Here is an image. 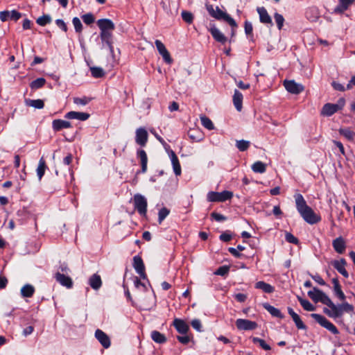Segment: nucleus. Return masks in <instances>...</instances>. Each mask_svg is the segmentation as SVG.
Returning <instances> with one entry per match:
<instances>
[{
  "mask_svg": "<svg viewBox=\"0 0 355 355\" xmlns=\"http://www.w3.org/2000/svg\"><path fill=\"white\" fill-rule=\"evenodd\" d=\"M295 200L297 210L306 223L313 225L320 221V217L307 205L302 195L300 193L295 195Z\"/></svg>",
  "mask_w": 355,
  "mask_h": 355,
  "instance_id": "1",
  "label": "nucleus"
},
{
  "mask_svg": "<svg viewBox=\"0 0 355 355\" xmlns=\"http://www.w3.org/2000/svg\"><path fill=\"white\" fill-rule=\"evenodd\" d=\"M205 7L211 17L215 18L217 20H223L227 22L232 28V34L234 35L235 32L234 28L237 27V24L235 20L227 12L220 9L218 6H216V8H214L213 5L206 3Z\"/></svg>",
  "mask_w": 355,
  "mask_h": 355,
  "instance_id": "2",
  "label": "nucleus"
},
{
  "mask_svg": "<svg viewBox=\"0 0 355 355\" xmlns=\"http://www.w3.org/2000/svg\"><path fill=\"white\" fill-rule=\"evenodd\" d=\"M329 307L330 309L324 308L323 311L329 317L333 318H341L345 313H351L354 312V306L348 302L336 305L331 301Z\"/></svg>",
  "mask_w": 355,
  "mask_h": 355,
  "instance_id": "3",
  "label": "nucleus"
},
{
  "mask_svg": "<svg viewBox=\"0 0 355 355\" xmlns=\"http://www.w3.org/2000/svg\"><path fill=\"white\" fill-rule=\"evenodd\" d=\"M311 316L322 327L325 328L333 334L337 335L339 334V331L337 327L332 322L328 320L324 316L318 313H312Z\"/></svg>",
  "mask_w": 355,
  "mask_h": 355,
  "instance_id": "4",
  "label": "nucleus"
},
{
  "mask_svg": "<svg viewBox=\"0 0 355 355\" xmlns=\"http://www.w3.org/2000/svg\"><path fill=\"white\" fill-rule=\"evenodd\" d=\"M308 295L315 302H321L329 306L331 300L323 291L317 288H313V291H309Z\"/></svg>",
  "mask_w": 355,
  "mask_h": 355,
  "instance_id": "5",
  "label": "nucleus"
},
{
  "mask_svg": "<svg viewBox=\"0 0 355 355\" xmlns=\"http://www.w3.org/2000/svg\"><path fill=\"white\" fill-rule=\"evenodd\" d=\"M233 193L229 191L222 192L210 191L207 193V200L209 202H225L232 198Z\"/></svg>",
  "mask_w": 355,
  "mask_h": 355,
  "instance_id": "6",
  "label": "nucleus"
},
{
  "mask_svg": "<svg viewBox=\"0 0 355 355\" xmlns=\"http://www.w3.org/2000/svg\"><path fill=\"white\" fill-rule=\"evenodd\" d=\"M133 202L135 209L141 216H145L147 212V200L146 198L139 194L137 193L133 197Z\"/></svg>",
  "mask_w": 355,
  "mask_h": 355,
  "instance_id": "7",
  "label": "nucleus"
},
{
  "mask_svg": "<svg viewBox=\"0 0 355 355\" xmlns=\"http://www.w3.org/2000/svg\"><path fill=\"white\" fill-rule=\"evenodd\" d=\"M283 84L286 89L293 94H299L304 89V87L302 84L297 83L293 80H285Z\"/></svg>",
  "mask_w": 355,
  "mask_h": 355,
  "instance_id": "8",
  "label": "nucleus"
},
{
  "mask_svg": "<svg viewBox=\"0 0 355 355\" xmlns=\"http://www.w3.org/2000/svg\"><path fill=\"white\" fill-rule=\"evenodd\" d=\"M236 326L239 330L250 331L255 329L257 324L254 321L239 318L236 320Z\"/></svg>",
  "mask_w": 355,
  "mask_h": 355,
  "instance_id": "9",
  "label": "nucleus"
},
{
  "mask_svg": "<svg viewBox=\"0 0 355 355\" xmlns=\"http://www.w3.org/2000/svg\"><path fill=\"white\" fill-rule=\"evenodd\" d=\"M155 44L159 53L162 56L164 62L168 64H172L173 59L164 44L159 40H156Z\"/></svg>",
  "mask_w": 355,
  "mask_h": 355,
  "instance_id": "10",
  "label": "nucleus"
},
{
  "mask_svg": "<svg viewBox=\"0 0 355 355\" xmlns=\"http://www.w3.org/2000/svg\"><path fill=\"white\" fill-rule=\"evenodd\" d=\"M133 267L142 279L146 278L144 263L141 257L135 256L133 257Z\"/></svg>",
  "mask_w": 355,
  "mask_h": 355,
  "instance_id": "11",
  "label": "nucleus"
},
{
  "mask_svg": "<svg viewBox=\"0 0 355 355\" xmlns=\"http://www.w3.org/2000/svg\"><path fill=\"white\" fill-rule=\"evenodd\" d=\"M135 135L136 143L141 146H145L148 137L146 130L144 128H139L136 130Z\"/></svg>",
  "mask_w": 355,
  "mask_h": 355,
  "instance_id": "12",
  "label": "nucleus"
},
{
  "mask_svg": "<svg viewBox=\"0 0 355 355\" xmlns=\"http://www.w3.org/2000/svg\"><path fill=\"white\" fill-rule=\"evenodd\" d=\"M341 101L343 104L340 106L338 104H325L322 109L321 114L324 116H331L332 114H334V113H336L337 111L342 108V106L344 104V100H341Z\"/></svg>",
  "mask_w": 355,
  "mask_h": 355,
  "instance_id": "13",
  "label": "nucleus"
},
{
  "mask_svg": "<svg viewBox=\"0 0 355 355\" xmlns=\"http://www.w3.org/2000/svg\"><path fill=\"white\" fill-rule=\"evenodd\" d=\"M95 337L102 345V346L107 349L110 347L111 343L109 336L101 329H97L95 331Z\"/></svg>",
  "mask_w": 355,
  "mask_h": 355,
  "instance_id": "14",
  "label": "nucleus"
},
{
  "mask_svg": "<svg viewBox=\"0 0 355 355\" xmlns=\"http://www.w3.org/2000/svg\"><path fill=\"white\" fill-rule=\"evenodd\" d=\"M214 39L223 44H225L227 41V37L215 26L210 27L209 29Z\"/></svg>",
  "mask_w": 355,
  "mask_h": 355,
  "instance_id": "15",
  "label": "nucleus"
},
{
  "mask_svg": "<svg viewBox=\"0 0 355 355\" xmlns=\"http://www.w3.org/2000/svg\"><path fill=\"white\" fill-rule=\"evenodd\" d=\"M347 265V262L345 259L342 258L340 260H335L332 262V266L335 269L337 270L338 272H340L345 277L347 278L349 277V274L345 269V266Z\"/></svg>",
  "mask_w": 355,
  "mask_h": 355,
  "instance_id": "16",
  "label": "nucleus"
},
{
  "mask_svg": "<svg viewBox=\"0 0 355 355\" xmlns=\"http://www.w3.org/2000/svg\"><path fill=\"white\" fill-rule=\"evenodd\" d=\"M257 11L259 15L260 21L270 26L273 25L272 19L264 7H258Z\"/></svg>",
  "mask_w": 355,
  "mask_h": 355,
  "instance_id": "17",
  "label": "nucleus"
},
{
  "mask_svg": "<svg viewBox=\"0 0 355 355\" xmlns=\"http://www.w3.org/2000/svg\"><path fill=\"white\" fill-rule=\"evenodd\" d=\"M55 278L58 282H59L62 286H65L68 288H70L73 286V282L71 277L69 276H66L64 274L58 272L55 274Z\"/></svg>",
  "mask_w": 355,
  "mask_h": 355,
  "instance_id": "18",
  "label": "nucleus"
},
{
  "mask_svg": "<svg viewBox=\"0 0 355 355\" xmlns=\"http://www.w3.org/2000/svg\"><path fill=\"white\" fill-rule=\"evenodd\" d=\"M97 25L101 31H112L115 28L114 24L109 19H98Z\"/></svg>",
  "mask_w": 355,
  "mask_h": 355,
  "instance_id": "19",
  "label": "nucleus"
},
{
  "mask_svg": "<svg viewBox=\"0 0 355 355\" xmlns=\"http://www.w3.org/2000/svg\"><path fill=\"white\" fill-rule=\"evenodd\" d=\"M90 115L86 112H79L75 111H71L67 112L64 117L69 119H78L79 121H86L89 118Z\"/></svg>",
  "mask_w": 355,
  "mask_h": 355,
  "instance_id": "20",
  "label": "nucleus"
},
{
  "mask_svg": "<svg viewBox=\"0 0 355 355\" xmlns=\"http://www.w3.org/2000/svg\"><path fill=\"white\" fill-rule=\"evenodd\" d=\"M52 128L53 130L58 132L62 129L71 128V123L68 121L55 119L52 122Z\"/></svg>",
  "mask_w": 355,
  "mask_h": 355,
  "instance_id": "21",
  "label": "nucleus"
},
{
  "mask_svg": "<svg viewBox=\"0 0 355 355\" xmlns=\"http://www.w3.org/2000/svg\"><path fill=\"white\" fill-rule=\"evenodd\" d=\"M332 245L335 251L338 254H343L346 248L345 241L341 236L334 239L332 242Z\"/></svg>",
  "mask_w": 355,
  "mask_h": 355,
  "instance_id": "22",
  "label": "nucleus"
},
{
  "mask_svg": "<svg viewBox=\"0 0 355 355\" xmlns=\"http://www.w3.org/2000/svg\"><path fill=\"white\" fill-rule=\"evenodd\" d=\"M173 326L176 330L182 334H186L189 329V325L183 320L181 319H175L173 320Z\"/></svg>",
  "mask_w": 355,
  "mask_h": 355,
  "instance_id": "23",
  "label": "nucleus"
},
{
  "mask_svg": "<svg viewBox=\"0 0 355 355\" xmlns=\"http://www.w3.org/2000/svg\"><path fill=\"white\" fill-rule=\"evenodd\" d=\"M332 283L334 285L333 290L334 295L341 301H345L346 297L344 293L341 289V286L339 283V281L337 278H334L332 279Z\"/></svg>",
  "mask_w": 355,
  "mask_h": 355,
  "instance_id": "24",
  "label": "nucleus"
},
{
  "mask_svg": "<svg viewBox=\"0 0 355 355\" xmlns=\"http://www.w3.org/2000/svg\"><path fill=\"white\" fill-rule=\"evenodd\" d=\"M137 156L140 159V164L141 166V173H145L147 171V154L144 150L139 149L137 152Z\"/></svg>",
  "mask_w": 355,
  "mask_h": 355,
  "instance_id": "25",
  "label": "nucleus"
},
{
  "mask_svg": "<svg viewBox=\"0 0 355 355\" xmlns=\"http://www.w3.org/2000/svg\"><path fill=\"white\" fill-rule=\"evenodd\" d=\"M288 312L289 315L291 316L293 320L294 321L297 328L298 329H306V325L302 321L300 317L297 314L292 308H288Z\"/></svg>",
  "mask_w": 355,
  "mask_h": 355,
  "instance_id": "26",
  "label": "nucleus"
},
{
  "mask_svg": "<svg viewBox=\"0 0 355 355\" xmlns=\"http://www.w3.org/2000/svg\"><path fill=\"white\" fill-rule=\"evenodd\" d=\"M169 156L171 160L175 174L176 175H180L181 174V166L176 154L174 153V151L171 150L169 153Z\"/></svg>",
  "mask_w": 355,
  "mask_h": 355,
  "instance_id": "27",
  "label": "nucleus"
},
{
  "mask_svg": "<svg viewBox=\"0 0 355 355\" xmlns=\"http://www.w3.org/2000/svg\"><path fill=\"white\" fill-rule=\"evenodd\" d=\"M101 39L103 42H105L109 47L111 52H113V46L112 42V31H101Z\"/></svg>",
  "mask_w": 355,
  "mask_h": 355,
  "instance_id": "28",
  "label": "nucleus"
},
{
  "mask_svg": "<svg viewBox=\"0 0 355 355\" xmlns=\"http://www.w3.org/2000/svg\"><path fill=\"white\" fill-rule=\"evenodd\" d=\"M89 284L94 290H98L102 286L101 276L97 274L92 275L89 279Z\"/></svg>",
  "mask_w": 355,
  "mask_h": 355,
  "instance_id": "29",
  "label": "nucleus"
},
{
  "mask_svg": "<svg viewBox=\"0 0 355 355\" xmlns=\"http://www.w3.org/2000/svg\"><path fill=\"white\" fill-rule=\"evenodd\" d=\"M233 103L238 111H241L243 107V94L237 89H235L234 93Z\"/></svg>",
  "mask_w": 355,
  "mask_h": 355,
  "instance_id": "30",
  "label": "nucleus"
},
{
  "mask_svg": "<svg viewBox=\"0 0 355 355\" xmlns=\"http://www.w3.org/2000/svg\"><path fill=\"white\" fill-rule=\"evenodd\" d=\"M255 288L257 289H261L266 293H272L275 291V288L272 286L263 281L257 282L255 284Z\"/></svg>",
  "mask_w": 355,
  "mask_h": 355,
  "instance_id": "31",
  "label": "nucleus"
},
{
  "mask_svg": "<svg viewBox=\"0 0 355 355\" xmlns=\"http://www.w3.org/2000/svg\"><path fill=\"white\" fill-rule=\"evenodd\" d=\"M263 308L267 310L272 316L279 318H284V315L281 313L280 310L278 309L271 306L270 304L268 303H265L263 304Z\"/></svg>",
  "mask_w": 355,
  "mask_h": 355,
  "instance_id": "32",
  "label": "nucleus"
},
{
  "mask_svg": "<svg viewBox=\"0 0 355 355\" xmlns=\"http://www.w3.org/2000/svg\"><path fill=\"white\" fill-rule=\"evenodd\" d=\"M151 338L154 342L159 344H162L166 342V336L158 331H153L151 332Z\"/></svg>",
  "mask_w": 355,
  "mask_h": 355,
  "instance_id": "33",
  "label": "nucleus"
},
{
  "mask_svg": "<svg viewBox=\"0 0 355 355\" xmlns=\"http://www.w3.org/2000/svg\"><path fill=\"white\" fill-rule=\"evenodd\" d=\"M35 293L34 287L31 284H26L21 289V294L24 297H31Z\"/></svg>",
  "mask_w": 355,
  "mask_h": 355,
  "instance_id": "34",
  "label": "nucleus"
},
{
  "mask_svg": "<svg viewBox=\"0 0 355 355\" xmlns=\"http://www.w3.org/2000/svg\"><path fill=\"white\" fill-rule=\"evenodd\" d=\"M47 168L46 162L43 157H42L39 161L38 166L37 168V175L39 180H41L44 175L46 168Z\"/></svg>",
  "mask_w": 355,
  "mask_h": 355,
  "instance_id": "35",
  "label": "nucleus"
},
{
  "mask_svg": "<svg viewBox=\"0 0 355 355\" xmlns=\"http://www.w3.org/2000/svg\"><path fill=\"white\" fill-rule=\"evenodd\" d=\"M297 300L304 310L307 311H315V307L309 300L303 299L300 296H297Z\"/></svg>",
  "mask_w": 355,
  "mask_h": 355,
  "instance_id": "36",
  "label": "nucleus"
},
{
  "mask_svg": "<svg viewBox=\"0 0 355 355\" xmlns=\"http://www.w3.org/2000/svg\"><path fill=\"white\" fill-rule=\"evenodd\" d=\"M252 169L255 173H263L266 170V165L262 162L258 161L252 164Z\"/></svg>",
  "mask_w": 355,
  "mask_h": 355,
  "instance_id": "37",
  "label": "nucleus"
},
{
  "mask_svg": "<svg viewBox=\"0 0 355 355\" xmlns=\"http://www.w3.org/2000/svg\"><path fill=\"white\" fill-rule=\"evenodd\" d=\"M339 133L349 141L353 140L355 135V133L349 128H340Z\"/></svg>",
  "mask_w": 355,
  "mask_h": 355,
  "instance_id": "38",
  "label": "nucleus"
},
{
  "mask_svg": "<svg viewBox=\"0 0 355 355\" xmlns=\"http://www.w3.org/2000/svg\"><path fill=\"white\" fill-rule=\"evenodd\" d=\"M188 136L193 141H199L202 139V135L197 130H189Z\"/></svg>",
  "mask_w": 355,
  "mask_h": 355,
  "instance_id": "39",
  "label": "nucleus"
},
{
  "mask_svg": "<svg viewBox=\"0 0 355 355\" xmlns=\"http://www.w3.org/2000/svg\"><path fill=\"white\" fill-rule=\"evenodd\" d=\"M92 76L94 78H98L105 76L103 69L101 67H93L90 68Z\"/></svg>",
  "mask_w": 355,
  "mask_h": 355,
  "instance_id": "40",
  "label": "nucleus"
},
{
  "mask_svg": "<svg viewBox=\"0 0 355 355\" xmlns=\"http://www.w3.org/2000/svg\"><path fill=\"white\" fill-rule=\"evenodd\" d=\"M26 105L37 109H42L44 106V101L41 99L28 100L26 102Z\"/></svg>",
  "mask_w": 355,
  "mask_h": 355,
  "instance_id": "41",
  "label": "nucleus"
},
{
  "mask_svg": "<svg viewBox=\"0 0 355 355\" xmlns=\"http://www.w3.org/2000/svg\"><path fill=\"white\" fill-rule=\"evenodd\" d=\"M92 101V98L83 96V97H74L73 101L75 104L78 105H86Z\"/></svg>",
  "mask_w": 355,
  "mask_h": 355,
  "instance_id": "42",
  "label": "nucleus"
},
{
  "mask_svg": "<svg viewBox=\"0 0 355 355\" xmlns=\"http://www.w3.org/2000/svg\"><path fill=\"white\" fill-rule=\"evenodd\" d=\"M46 83V80L43 78H38L31 82L30 87L32 89H36L42 87Z\"/></svg>",
  "mask_w": 355,
  "mask_h": 355,
  "instance_id": "43",
  "label": "nucleus"
},
{
  "mask_svg": "<svg viewBox=\"0 0 355 355\" xmlns=\"http://www.w3.org/2000/svg\"><path fill=\"white\" fill-rule=\"evenodd\" d=\"M250 141L245 140H239L236 142V148L241 152L245 151L250 146Z\"/></svg>",
  "mask_w": 355,
  "mask_h": 355,
  "instance_id": "44",
  "label": "nucleus"
},
{
  "mask_svg": "<svg viewBox=\"0 0 355 355\" xmlns=\"http://www.w3.org/2000/svg\"><path fill=\"white\" fill-rule=\"evenodd\" d=\"M202 125L207 129L211 130L214 128L212 121L207 116H203L200 117Z\"/></svg>",
  "mask_w": 355,
  "mask_h": 355,
  "instance_id": "45",
  "label": "nucleus"
},
{
  "mask_svg": "<svg viewBox=\"0 0 355 355\" xmlns=\"http://www.w3.org/2000/svg\"><path fill=\"white\" fill-rule=\"evenodd\" d=\"M252 342L254 344H259V345L264 350H270V345H268L266 343V341L263 339H261V338H259L257 337H254V338H252Z\"/></svg>",
  "mask_w": 355,
  "mask_h": 355,
  "instance_id": "46",
  "label": "nucleus"
},
{
  "mask_svg": "<svg viewBox=\"0 0 355 355\" xmlns=\"http://www.w3.org/2000/svg\"><path fill=\"white\" fill-rule=\"evenodd\" d=\"M170 211L166 207L162 208L159 211L158 214V222L159 224L166 218V217L169 214Z\"/></svg>",
  "mask_w": 355,
  "mask_h": 355,
  "instance_id": "47",
  "label": "nucleus"
},
{
  "mask_svg": "<svg viewBox=\"0 0 355 355\" xmlns=\"http://www.w3.org/2000/svg\"><path fill=\"white\" fill-rule=\"evenodd\" d=\"M51 21V17L49 15H45L39 17L36 21L37 24H38L40 26H44L45 25H46L47 24H49Z\"/></svg>",
  "mask_w": 355,
  "mask_h": 355,
  "instance_id": "48",
  "label": "nucleus"
},
{
  "mask_svg": "<svg viewBox=\"0 0 355 355\" xmlns=\"http://www.w3.org/2000/svg\"><path fill=\"white\" fill-rule=\"evenodd\" d=\"M72 23L74 26L76 33H81L83 30V24L78 17H73L72 19Z\"/></svg>",
  "mask_w": 355,
  "mask_h": 355,
  "instance_id": "49",
  "label": "nucleus"
},
{
  "mask_svg": "<svg viewBox=\"0 0 355 355\" xmlns=\"http://www.w3.org/2000/svg\"><path fill=\"white\" fill-rule=\"evenodd\" d=\"M182 19L188 24H191L193 20V14L188 11H182Z\"/></svg>",
  "mask_w": 355,
  "mask_h": 355,
  "instance_id": "50",
  "label": "nucleus"
},
{
  "mask_svg": "<svg viewBox=\"0 0 355 355\" xmlns=\"http://www.w3.org/2000/svg\"><path fill=\"white\" fill-rule=\"evenodd\" d=\"M274 18L279 30H281L284 22V17L279 13H275L274 15Z\"/></svg>",
  "mask_w": 355,
  "mask_h": 355,
  "instance_id": "51",
  "label": "nucleus"
},
{
  "mask_svg": "<svg viewBox=\"0 0 355 355\" xmlns=\"http://www.w3.org/2000/svg\"><path fill=\"white\" fill-rule=\"evenodd\" d=\"M82 19H83L84 23L86 24L87 25L92 24V23L94 22V20H95L94 17L92 13H87L85 15H83L82 16Z\"/></svg>",
  "mask_w": 355,
  "mask_h": 355,
  "instance_id": "52",
  "label": "nucleus"
},
{
  "mask_svg": "<svg viewBox=\"0 0 355 355\" xmlns=\"http://www.w3.org/2000/svg\"><path fill=\"white\" fill-rule=\"evenodd\" d=\"M230 270V267L227 266H223L219 267L216 272H214L215 275L224 276L228 273Z\"/></svg>",
  "mask_w": 355,
  "mask_h": 355,
  "instance_id": "53",
  "label": "nucleus"
},
{
  "mask_svg": "<svg viewBox=\"0 0 355 355\" xmlns=\"http://www.w3.org/2000/svg\"><path fill=\"white\" fill-rule=\"evenodd\" d=\"M285 239L290 243L297 244L299 242L298 239L290 232L286 233Z\"/></svg>",
  "mask_w": 355,
  "mask_h": 355,
  "instance_id": "54",
  "label": "nucleus"
},
{
  "mask_svg": "<svg viewBox=\"0 0 355 355\" xmlns=\"http://www.w3.org/2000/svg\"><path fill=\"white\" fill-rule=\"evenodd\" d=\"M244 29L247 35H252L253 27L251 22L245 21L244 23Z\"/></svg>",
  "mask_w": 355,
  "mask_h": 355,
  "instance_id": "55",
  "label": "nucleus"
},
{
  "mask_svg": "<svg viewBox=\"0 0 355 355\" xmlns=\"http://www.w3.org/2000/svg\"><path fill=\"white\" fill-rule=\"evenodd\" d=\"M191 326L198 331H202V324L200 320L195 319L191 321Z\"/></svg>",
  "mask_w": 355,
  "mask_h": 355,
  "instance_id": "56",
  "label": "nucleus"
},
{
  "mask_svg": "<svg viewBox=\"0 0 355 355\" xmlns=\"http://www.w3.org/2000/svg\"><path fill=\"white\" fill-rule=\"evenodd\" d=\"M211 216L215 220L218 221V222L224 221L227 219L225 216H223L220 214L216 213V212H212L211 214Z\"/></svg>",
  "mask_w": 355,
  "mask_h": 355,
  "instance_id": "57",
  "label": "nucleus"
},
{
  "mask_svg": "<svg viewBox=\"0 0 355 355\" xmlns=\"http://www.w3.org/2000/svg\"><path fill=\"white\" fill-rule=\"evenodd\" d=\"M21 17V14L18 11L13 10L10 12V18L15 21H17Z\"/></svg>",
  "mask_w": 355,
  "mask_h": 355,
  "instance_id": "58",
  "label": "nucleus"
},
{
  "mask_svg": "<svg viewBox=\"0 0 355 355\" xmlns=\"http://www.w3.org/2000/svg\"><path fill=\"white\" fill-rule=\"evenodd\" d=\"M56 25L62 29L63 31L67 32V26L65 22L62 19H56L55 20Z\"/></svg>",
  "mask_w": 355,
  "mask_h": 355,
  "instance_id": "59",
  "label": "nucleus"
},
{
  "mask_svg": "<svg viewBox=\"0 0 355 355\" xmlns=\"http://www.w3.org/2000/svg\"><path fill=\"white\" fill-rule=\"evenodd\" d=\"M354 1V0H339V3L341 4L343 9L347 10Z\"/></svg>",
  "mask_w": 355,
  "mask_h": 355,
  "instance_id": "60",
  "label": "nucleus"
},
{
  "mask_svg": "<svg viewBox=\"0 0 355 355\" xmlns=\"http://www.w3.org/2000/svg\"><path fill=\"white\" fill-rule=\"evenodd\" d=\"M220 239L222 241L228 242L232 239V235L227 232H224L220 235Z\"/></svg>",
  "mask_w": 355,
  "mask_h": 355,
  "instance_id": "61",
  "label": "nucleus"
},
{
  "mask_svg": "<svg viewBox=\"0 0 355 355\" xmlns=\"http://www.w3.org/2000/svg\"><path fill=\"white\" fill-rule=\"evenodd\" d=\"M228 251L235 257L240 258L243 256L236 248H229Z\"/></svg>",
  "mask_w": 355,
  "mask_h": 355,
  "instance_id": "62",
  "label": "nucleus"
},
{
  "mask_svg": "<svg viewBox=\"0 0 355 355\" xmlns=\"http://www.w3.org/2000/svg\"><path fill=\"white\" fill-rule=\"evenodd\" d=\"M177 339L182 344L186 345L190 341V338L188 336H177Z\"/></svg>",
  "mask_w": 355,
  "mask_h": 355,
  "instance_id": "63",
  "label": "nucleus"
},
{
  "mask_svg": "<svg viewBox=\"0 0 355 355\" xmlns=\"http://www.w3.org/2000/svg\"><path fill=\"white\" fill-rule=\"evenodd\" d=\"M235 299L239 302H243L247 299V295L243 293H237L234 295Z\"/></svg>",
  "mask_w": 355,
  "mask_h": 355,
  "instance_id": "64",
  "label": "nucleus"
}]
</instances>
